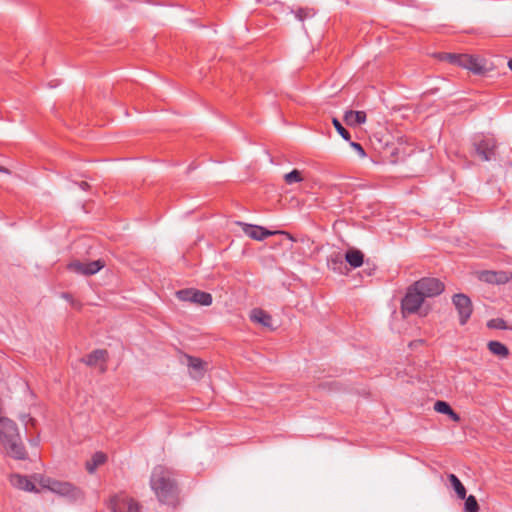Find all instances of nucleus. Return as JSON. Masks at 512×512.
<instances>
[{
  "mask_svg": "<svg viewBox=\"0 0 512 512\" xmlns=\"http://www.w3.org/2000/svg\"><path fill=\"white\" fill-rule=\"evenodd\" d=\"M150 486L161 503L171 506L178 503V487L170 469L156 466L151 474Z\"/></svg>",
  "mask_w": 512,
  "mask_h": 512,
  "instance_id": "nucleus-1",
  "label": "nucleus"
},
{
  "mask_svg": "<svg viewBox=\"0 0 512 512\" xmlns=\"http://www.w3.org/2000/svg\"><path fill=\"white\" fill-rule=\"evenodd\" d=\"M0 442L7 455L17 460H24L27 452L23 445L17 424L11 419H0Z\"/></svg>",
  "mask_w": 512,
  "mask_h": 512,
  "instance_id": "nucleus-2",
  "label": "nucleus"
},
{
  "mask_svg": "<svg viewBox=\"0 0 512 512\" xmlns=\"http://www.w3.org/2000/svg\"><path fill=\"white\" fill-rule=\"evenodd\" d=\"M40 486L44 489L65 497L69 501H77L83 498V492L74 484L66 481H59L50 477L39 476L37 479Z\"/></svg>",
  "mask_w": 512,
  "mask_h": 512,
  "instance_id": "nucleus-3",
  "label": "nucleus"
},
{
  "mask_svg": "<svg viewBox=\"0 0 512 512\" xmlns=\"http://www.w3.org/2000/svg\"><path fill=\"white\" fill-rule=\"evenodd\" d=\"M108 507L111 512H139L140 504L127 494L121 492L109 499Z\"/></svg>",
  "mask_w": 512,
  "mask_h": 512,
  "instance_id": "nucleus-4",
  "label": "nucleus"
},
{
  "mask_svg": "<svg viewBox=\"0 0 512 512\" xmlns=\"http://www.w3.org/2000/svg\"><path fill=\"white\" fill-rule=\"evenodd\" d=\"M412 285L414 290H418L424 298L438 296L445 288L444 284L439 279L431 277H424Z\"/></svg>",
  "mask_w": 512,
  "mask_h": 512,
  "instance_id": "nucleus-5",
  "label": "nucleus"
},
{
  "mask_svg": "<svg viewBox=\"0 0 512 512\" xmlns=\"http://www.w3.org/2000/svg\"><path fill=\"white\" fill-rule=\"evenodd\" d=\"M425 298L414 290L413 285L408 287L404 298L401 301V313L405 317L407 315L415 314L421 308Z\"/></svg>",
  "mask_w": 512,
  "mask_h": 512,
  "instance_id": "nucleus-6",
  "label": "nucleus"
},
{
  "mask_svg": "<svg viewBox=\"0 0 512 512\" xmlns=\"http://www.w3.org/2000/svg\"><path fill=\"white\" fill-rule=\"evenodd\" d=\"M445 59L473 73L481 74L484 72V67L480 64L478 58L474 56L468 54H446Z\"/></svg>",
  "mask_w": 512,
  "mask_h": 512,
  "instance_id": "nucleus-7",
  "label": "nucleus"
},
{
  "mask_svg": "<svg viewBox=\"0 0 512 512\" xmlns=\"http://www.w3.org/2000/svg\"><path fill=\"white\" fill-rule=\"evenodd\" d=\"M176 296L181 301L191 302L203 306H209L212 303V296L210 293L197 289L179 290L176 292Z\"/></svg>",
  "mask_w": 512,
  "mask_h": 512,
  "instance_id": "nucleus-8",
  "label": "nucleus"
},
{
  "mask_svg": "<svg viewBox=\"0 0 512 512\" xmlns=\"http://www.w3.org/2000/svg\"><path fill=\"white\" fill-rule=\"evenodd\" d=\"M452 303L455 306L461 325H465L473 312L471 299L463 293H457L452 297Z\"/></svg>",
  "mask_w": 512,
  "mask_h": 512,
  "instance_id": "nucleus-9",
  "label": "nucleus"
},
{
  "mask_svg": "<svg viewBox=\"0 0 512 512\" xmlns=\"http://www.w3.org/2000/svg\"><path fill=\"white\" fill-rule=\"evenodd\" d=\"M496 148V140L492 137H485L474 142L475 152L483 161H490L493 159Z\"/></svg>",
  "mask_w": 512,
  "mask_h": 512,
  "instance_id": "nucleus-10",
  "label": "nucleus"
},
{
  "mask_svg": "<svg viewBox=\"0 0 512 512\" xmlns=\"http://www.w3.org/2000/svg\"><path fill=\"white\" fill-rule=\"evenodd\" d=\"M68 269L82 275H93L104 267L102 260H95L91 262L73 261L68 264Z\"/></svg>",
  "mask_w": 512,
  "mask_h": 512,
  "instance_id": "nucleus-11",
  "label": "nucleus"
},
{
  "mask_svg": "<svg viewBox=\"0 0 512 512\" xmlns=\"http://www.w3.org/2000/svg\"><path fill=\"white\" fill-rule=\"evenodd\" d=\"M479 279L489 284H505L512 278V273L506 271H482Z\"/></svg>",
  "mask_w": 512,
  "mask_h": 512,
  "instance_id": "nucleus-12",
  "label": "nucleus"
},
{
  "mask_svg": "<svg viewBox=\"0 0 512 512\" xmlns=\"http://www.w3.org/2000/svg\"><path fill=\"white\" fill-rule=\"evenodd\" d=\"M239 225L242 226V230L247 236L258 241L264 240L265 238L276 233L257 225L246 223H239Z\"/></svg>",
  "mask_w": 512,
  "mask_h": 512,
  "instance_id": "nucleus-13",
  "label": "nucleus"
},
{
  "mask_svg": "<svg viewBox=\"0 0 512 512\" xmlns=\"http://www.w3.org/2000/svg\"><path fill=\"white\" fill-rule=\"evenodd\" d=\"M187 360V366L189 368L190 375L195 379H200L204 376L206 371L207 363L202 361L200 358L185 355Z\"/></svg>",
  "mask_w": 512,
  "mask_h": 512,
  "instance_id": "nucleus-14",
  "label": "nucleus"
},
{
  "mask_svg": "<svg viewBox=\"0 0 512 512\" xmlns=\"http://www.w3.org/2000/svg\"><path fill=\"white\" fill-rule=\"evenodd\" d=\"M251 321L262 325L263 327L271 328L272 327V317L266 311L255 308L250 313Z\"/></svg>",
  "mask_w": 512,
  "mask_h": 512,
  "instance_id": "nucleus-15",
  "label": "nucleus"
},
{
  "mask_svg": "<svg viewBox=\"0 0 512 512\" xmlns=\"http://www.w3.org/2000/svg\"><path fill=\"white\" fill-rule=\"evenodd\" d=\"M107 351L104 349H97L88 354L82 361L88 366H96L98 363L104 364L107 359Z\"/></svg>",
  "mask_w": 512,
  "mask_h": 512,
  "instance_id": "nucleus-16",
  "label": "nucleus"
},
{
  "mask_svg": "<svg viewBox=\"0 0 512 512\" xmlns=\"http://www.w3.org/2000/svg\"><path fill=\"white\" fill-rule=\"evenodd\" d=\"M344 121L349 126H358L366 121V113L364 111H346L344 114Z\"/></svg>",
  "mask_w": 512,
  "mask_h": 512,
  "instance_id": "nucleus-17",
  "label": "nucleus"
},
{
  "mask_svg": "<svg viewBox=\"0 0 512 512\" xmlns=\"http://www.w3.org/2000/svg\"><path fill=\"white\" fill-rule=\"evenodd\" d=\"M12 484L24 491L38 492L34 483L26 476L14 475L11 479Z\"/></svg>",
  "mask_w": 512,
  "mask_h": 512,
  "instance_id": "nucleus-18",
  "label": "nucleus"
},
{
  "mask_svg": "<svg viewBox=\"0 0 512 512\" xmlns=\"http://www.w3.org/2000/svg\"><path fill=\"white\" fill-rule=\"evenodd\" d=\"M345 260L353 268H358L363 264L364 255L360 250L349 249L345 254Z\"/></svg>",
  "mask_w": 512,
  "mask_h": 512,
  "instance_id": "nucleus-19",
  "label": "nucleus"
},
{
  "mask_svg": "<svg viewBox=\"0 0 512 512\" xmlns=\"http://www.w3.org/2000/svg\"><path fill=\"white\" fill-rule=\"evenodd\" d=\"M106 460V454L103 452H96L92 458L86 462V470L92 474L99 466L103 465Z\"/></svg>",
  "mask_w": 512,
  "mask_h": 512,
  "instance_id": "nucleus-20",
  "label": "nucleus"
},
{
  "mask_svg": "<svg viewBox=\"0 0 512 512\" xmlns=\"http://www.w3.org/2000/svg\"><path fill=\"white\" fill-rule=\"evenodd\" d=\"M448 480L459 499L466 498V488L455 474H449Z\"/></svg>",
  "mask_w": 512,
  "mask_h": 512,
  "instance_id": "nucleus-21",
  "label": "nucleus"
},
{
  "mask_svg": "<svg viewBox=\"0 0 512 512\" xmlns=\"http://www.w3.org/2000/svg\"><path fill=\"white\" fill-rule=\"evenodd\" d=\"M489 351L502 358H506L509 355L508 348L499 341H490L488 343Z\"/></svg>",
  "mask_w": 512,
  "mask_h": 512,
  "instance_id": "nucleus-22",
  "label": "nucleus"
},
{
  "mask_svg": "<svg viewBox=\"0 0 512 512\" xmlns=\"http://www.w3.org/2000/svg\"><path fill=\"white\" fill-rule=\"evenodd\" d=\"M480 507L477 499L473 495H469L465 498L464 511L465 512H479Z\"/></svg>",
  "mask_w": 512,
  "mask_h": 512,
  "instance_id": "nucleus-23",
  "label": "nucleus"
},
{
  "mask_svg": "<svg viewBox=\"0 0 512 512\" xmlns=\"http://www.w3.org/2000/svg\"><path fill=\"white\" fill-rule=\"evenodd\" d=\"M303 180L302 174L299 170L294 169L284 175V181L286 184L291 185Z\"/></svg>",
  "mask_w": 512,
  "mask_h": 512,
  "instance_id": "nucleus-24",
  "label": "nucleus"
},
{
  "mask_svg": "<svg viewBox=\"0 0 512 512\" xmlns=\"http://www.w3.org/2000/svg\"><path fill=\"white\" fill-rule=\"evenodd\" d=\"M332 123L337 132L343 137V139L350 141L351 135L347 129H345L337 118H333Z\"/></svg>",
  "mask_w": 512,
  "mask_h": 512,
  "instance_id": "nucleus-25",
  "label": "nucleus"
},
{
  "mask_svg": "<svg viewBox=\"0 0 512 512\" xmlns=\"http://www.w3.org/2000/svg\"><path fill=\"white\" fill-rule=\"evenodd\" d=\"M315 15V12L313 9H308V8H299L296 12H295V17L299 20V21H304L306 18H311Z\"/></svg>",
  "mask_w": 512,
  "mask_h": 512,
  "instance_id": "nucleus-26",
  "label": "nucleus"
},
{
  "mask_svg": "<svg viewBox=\"0 0 512 512\" xmlns=\"http://www.w3.org/2000/svg\"><path fill=\"white\" fill-rule=\"evenodd\" d=\"M434 409L438 413L448 415L452 408L447 402L438 400L434 404Z\"/></svg>",
  "mask_w": 512,
  "mask_h": 512,
  "instance_id": "nucleus-27",
  "label": "nucleus"
},
{
  "mask_svg": "<svg viewBox=\"0 0 512 512\" xmlns=\"http://www.w3.org/2000/svg\"><path fill=\"white\" fill-rule=\"evenodd\" d=\"M330 262L333 265L332 269L336 270L337 268H336L335 265H337V264L342 265L343 264L342 255L340 253H336V254L332 255L331 258H330Z\"/></svg>",
  "mask_w": 512,
  "mask_h": 512,
  "instance_id": "nucleus-28",
  "label": "nucleus"
},
{
  "mask_svg": "<svg viewBox=\"0 0 512 512\" xmlns=\"http://www.w3.org/2000/svg\"><path fill=\"white\" fill-rule=\"evenodd\" d=\"M350 145L359 154L360 157H365V150L360 143L351 142Z\"/></svg>",
  "mask_w": 512,
  "mask_h": 512,
  "instance_id": "nucleus-29",
  "label": "nucleus"
},
{
  "mask_svg": "<svg viewBox=\"0 0 512 512\" xmlns=\"http://www.w3.org/2000/svg\"><path fill=\"white\" fill-rule=\"evenodd\" d=\"M503 320L500 319H493L488 322V327L490 328H503Z\"/></svg>",
  "mask_w": 512,
  "mask_h": 512,
  "instance_id": "nucleus-30",
  "label": "nucleus"
},
{
  "mask_svg": "<svg viewBox=\"0 0 512 512\" xmlns=\"http://www.w3.org/2000/svg\"><path fill=\"white\" fill-rule=\"evenodd\" d=\"M62 297L69 301L73 307L80 308V304L76 302L69 293H63Z\"/></svg>",
  "mask_w": 512,
  "mask_h": 512,
  "instance_id": "nucleus-31",
  "label": "nucleus"
},
{
  "mask_svg": "<svg viewBox=\"0 0 512 512\" xmlns=\"http://www.w3.org/2000/svg\"><path fill=\"white\" fill-rule=\"evenodd\" d=\"M448 416L455 422L460 421V416L451 409V412H449Z\"/></svg>",
  "mask_w": 512,
  "mask_h": 512,
  "instance_id": "nucleus-32",
  "label": "nucleus"
},
{
  "mask_svg": "<svg viewBox=\"0 0 512 512\" xmlns=\"http://www.w3.org/2000/svg\"><path fill=\"white\" fill-rule=\"evenodd\" d=\"M80 187L81 189L86 190L89 187V184L83 181L80 183Z\"/></svg>",
  "mask_w": 512,
  "mask_h": 512,
  "instance_id": "nucleus-33",
  "label": "nucleus"
},
{
  "mask_svg": "<svg viewBox=\"0 0 512 512\" xmlns=\"http://www.w3.org/2000/svg\"><path fill=\"white\" fill-rule=\"evenodd\" d=\"M0 172L8 174L9 170L3 166H0Z\"/></svg>",
  "mask_w": 512,
  "mask_h": 512,
  "instance_id": "nucleus-34",
  "label": "nucleus"
},
{
  "mask_svg": "<svg viewBox=\"0 0 512 512\" xmlns=\"http://www.w3.org/2000/svg\"><path fill=\"white\" fill-rule=\"evenodd\" d=\"M508 67H509V68H510V70L512 71V59H510V60L508 61Z\"/></svg>",
  "mask_w": 512,
  "mask_h": 512,
  "instance_id": "nucleus-35",
  "label": "nucleus"
},
{
  "mask_svg": "<svg viewBox=\"0 0 512 512\" xmlns=\"http://www.w3.org/2000/svg\"><path fill=\"white\" fill-rule=\"evenodd\" d=\"M29 421L31 422V424L33 425L34 424V419L33 418H29Z\"/></svg>",
  "mask_w": 512,
  "mask_h": 512,
  "instance_id": "nucleus-36",
  "label": "nucleus"
}]
</instances>
